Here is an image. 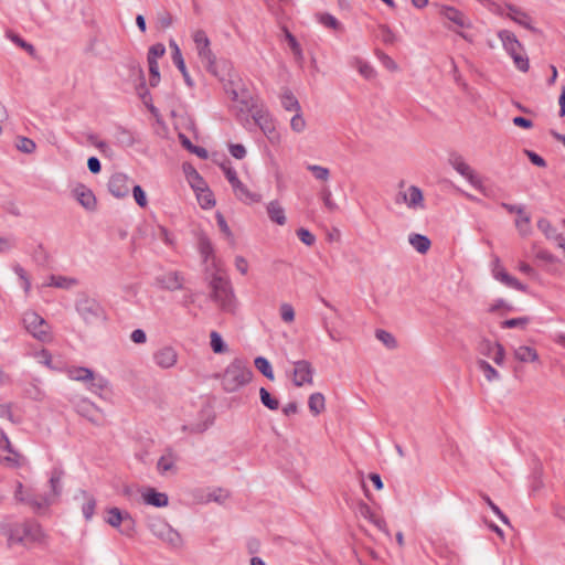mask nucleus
<instances>
[{"instance_id": "obj_44", "label": "nucleus", "mask_w": 565, "mask_h": 565, "mask_svg": "<svg viewBox=\"0 0 565 565\" xmlns=\"http://www.w3.org/2000/svg\"><path fill=\"white\" fill-rule=\"evenodd\" d=\"M210 345L214 353L221 354L227 351V347L224 343L221 334L216 331L210 333Z\"/></svg>"}, {"instance_id": "obj_24", "label": "nucleus", "mask_w": 565, "mask_h": 565, "mask_svg": "<svg viewBox=\"0 0 565 565\" xmlns=\"http://www.w3.org/2000/svg\"><path fill=\"white\" fill-rule=\"evenodd\" d=\"M130 180L124 173H115L108 182L110 193L116 198H125L130 191Z\"/></svg>"}, {"instance_id": "obj_9", "label": "nucleus", "mask_w": 565, "mask_h": 565, "mask_svg": "<svg viewBox=\"0 0 565 565\" xmlns=\"http://www.w3.org/2000/svg\"><path fill=\"white\" fill-rule=\"evenodd\" d=\"M192 40L201 63L209 73L216 75V56L211 50V42L205 31L195 30L192 33Z\"/></svg>"}, {"instance_id": "obj_61", "label": "nucleus", "mask_w": 565, "mask_h": 565, "mask_svg": "<svg viewBox=\"0 0 565 565\" xmlns=\"http://www.w3.org/2000/svg\"><path fill=\"white\" fill-rule=\"evenodd\" d=\"M486 503L489 505V508L493 511V513L505 524H509L508 516L500 510V508L493 503V501L488 497H482Z\"/></svg>"}, {"instance_id": "obj_22", "label": "nucleus", "mask_w": 565, "mask_h": 565, "mask_svg": "<svg viewBox=\"0 0 565 565\" xmlns=\"http://www.w3.org/2000/svg\"><path fill=\"white\" fill-rule=\"evenodd\" d=\"M183 281L182 275L178 271H167L156 277L157 286L169 291L182 289Z\"/></svg>"}, {"instance_id": "obj_19", "label": "nucleus", "mask_w": 565, "mask_h": 565, "mask_svg": "<svg viewBox=\"0 0 565 565\" xmlns=\"http://www.w3.org/2000/svg\"><path fill=\"white\" fill-rule=\"evenodd\" d=\"M254 120L271 145L277 146L280 143L281 136L276 129L273 119L267 114L257 111L254 115Z\"/></svg>"}, {"instance_id": "obj_39", "label": "nucleus", "mask_w": 565, "mask_h": 565, "mask_svg": "<svg viewBox=\"0 0 565 565\" xmlns=\"http://www.w3.org/2000/svg\"><path fill=\"white\" fill-rule=\"evenodd\" d=\"M308 407L315 416L321 414L326 408L324 396L321 393L311 394L308 399Z\"/></svg>"}, {"instance_id": "obj_34", "label": "nucleus", "mask_w": 565, "mask_h": 565, "mask_svg": "<svg viewBox=\"0 0 565 565\" xmlns=\"http://www.w3.org/2000/svg\"><path fill=\"white\" fill-rule=\"evenodd\" d=\"M199 252L204 263H209L210 260L212 263L215 262L213 245L211 241L204 235L200 236L199 238Z\"/></svg>"}, {"instance_id": "obj_40", "label": "nucleus", "mask_w": 565, "mask_h": 565, "mask_svg": "<svg viewBox=\"0 0 565 565\" xmlns=\"http://www.w3.org/2000/svg\"><path fill=\"white\" fill-rule=\"evenodd\" d=\"M255 367L269 381L275 380V374L269 361L264 356H257L254 360Z\"/></svg>"}, {"instance_id": "obj_57", "label": "nucleus", "mask_w": 565, "mask_h": 565, "mask_svg": "<svg viewBox=\"0 0 565 565\" xmlns=\"http://www.w3.org/2000/svg\"><path fill=\"white\" fill-rule=\"evenodd\" d=\"M12 408L13 405L11 403L0 404V417L8 419L12 424H18L20 419L14 416Z\"/></svg>"}, {"instance_id": "obj_38", "label": "nucleus", "mask_w": 565, "mask_h": 565, "mask_svg": "<svg viewBox=\"0 0 565 565\" xmlns=\"http://www.w3.org/2000/svg\"><path fill=\"white\" fill-rule=\"evenodd\" d=\"M49 287H56L61 289H70L76 285V279L66 277V276H50L47 282L45 284Z\"/></svg>"}, {"instance_id": "obj_21", "label": "nucleus", "mask_w": 565, "mask_h": 565, "mask_svg": "<svg viewBox=\"0 0 565 565\" xmlns=\"http://www.w3.org/2000/svg\"><path fill=\"white\" fill-rule=\"evenodd\" d=\"M493 277L505 285L507 287H510L512 289L519 290V291H526V286L522 284L519 279L511 276L500 264L499 258L494 260L493 269H492Z\"/></svg>"}, {"instance_id": "obj_31", "label": "nucleus", "mask_w": 565, "mask_h": 565, "mask_svg": "<svg viewBox=\"0 0 565 565\" xmlns=\"http://www.w3.org/2000/svg\"><path fill=\"white\" fill-rule=\"evenodd\" d=\"M350 65L354 67L359 74L367 81H371L376 76V71L372 64L359 56H353L350 60Z\"/></svg>"}, {"instance_id": "obj_11", "label": "nucleus", "mask_w": 565, "mask_h": 565, "mask_svg": "<svg viewBox=\"0 0 565 565\" xmlns=\"http://www.w3.org/2000/svg\"><path fill=\"white\" fill-rule=\"evenodd\" d=\"M396 204H404L413 212L424 211L426 202L423 191L416 185L399 184V190L395 196Z\"/></svg>"}, {"instance_id": "obj_46", "label": "nucleus", "mask_w": 565, "mask_h": 565, "mask_svg": "<svg viewBox=\"0 0 565 565\" xmlns=\"http://www.w3.org/2000/svg\"><path fill=\"white\" fill-rule=\"evenodd\" d=\"M259 397L262 404L270 411H276L279 407V402L277 398L270 395V393L265 388H259Z\"/></svg>"}, {"instance_id": "obj_16", "label": "nucleus", "mask_w": 565, "mask_h": 565, "mask_svg": "<svg viewBox=\"0 0 565 565\" xmlns=\"http://www.w3.org/2000/svg\"><path fill=\"white\" fill-rule=\"evenodd\" d=\"M179 455L172 448H167L157 461V471L160 476H174L178 473Z\"/></svg>"}, {"instance_id": "obj_12", "label": "nucleus", "mask_w": 565, "mask_h": 565, "mask_svg": "<svg viewBox=\"0 0 565 565\" xmlns=\"http://www.w3.org/2000/svg\"><path fill=\"white\" fill-rule=\"evenodd\" d=\"M498 38L505 52L513 58L515 66L522 72L527 71L529 61L521 54L522 44L516 39L515 34L509 30H501L498 32Z\"/></svg>"}, {"instance_id": "obj_5", "label": "nucleus", "mask_w": 565, "mask_h": 565, "mask_svg": "<svg viewBox=\"0 0 565 565\" xmlns=\"http://www.w3.org/2000/svg\"><path fill=\"white\" fill-rule=\"evenodd\" d=\"M147 527L154 537L167 546L174 550H179L183 546L184 542L182 535L163 518L154 516L149 519Z\"/></svg>"}, {"instance_id": "obj_62", "label": "nucleus", "mask_w": 565, "mask_h": 565, "mask_svg": "<svg viewBox=\"0 0 565 565\" xmlns=\"http://www.w3.org/2000/svg\"><path fill=\"white\" fill-rule=\"evenodd\" d=\"M132 194H134L136 203L139 206L145 207L147 205V196H146V193H145V191L142 190V188L140 185H134L132 186Z\"/></svg>"}, {"instance_id": "obj_3", "label": "nucleus", "mask_w": 565, "mask_h": 565, "mask_svg": "<svg viewBox=\"0 0 565 565\" xmlns=\"http://www.w3.org/2000/svg\"><path fill=\"white\" fill-rule=\"evenodd\" d=\"M253 371L248 363L241 358H235L221 374L215 375L221 381V386L226 393H235L246 386L253 379Z\"/></svg>"}, {"instance_id": "obj_4", "label": "nucleus", "mask_w": 565, "mask_h": 565, "mask_svg": "<svg viewBox=\"0 0 565 565\" xmlns=\"http://www.w3.org/2000/svg\"><path fill=\"white\" fill-rule=\"evenodd\" d=\"M66 375L72 381L84 383L90 393L100 398H106V395L110 392L108 379L102 374L95 373L88 367L71 366L66 370Z\"/></svg>"}, {"instance_id": "obj_28", "label": "nucleus", "mask_w": 565, "mask_h": 565, "mask_svg": "<svg viewBox=\"0 0 565 565\" xmlns=\"http://www.w3.org/2000/svg\"><path fill=\"white\" fill-rule=\"evenodd\" d=\"M76 201L86 210L93 211L96 207V198L93 191L84 184H77L73 189Z\"/></svg>"}, {"instance_id": "obj_32", "label": "nucleus", "mask_w": 565, "mask_h": 565, "mask_svg": "<svg viewBox=\"0 0 565 565\" xmlns=\"http://www.w3.org/2000/svg\"><path fill=\"white\" fill-rule=\"evenodd\" d=\"M232 189L235 196L244 203H256L260 201V195L252 192L245 184L241 182V180L238 183H235Z\"/></svg>"}, {"instance_id": "obj_58", "label": "nucleus", "mask_w": 565, "mask_h": 565, "mask_svg": "<svg viewBox=\"0 0 565 565\" xmlns=\"http://www.w3.org/2000/svg\"><path fill=\"white\" fill-rule=\"evenodd\" d=\"M149 66V84L151 87L158 86L160 82V72H159V64L158 63H148Z\"/></svg>"}, {"instance_id": "obj_60", "label": "nucleus", "mask_w": 565, "mask_h": 565, "mask_svg": "<svg viewBox=\"0 0 565 565\" xmlns=\"http://www.w3.org/2000/svg\"><path fill=\"white\" fill-rule=\"evenodd\" d=\"M529 323V318H512L504 320L502 322V328L511 329V328H524Z\"/></svg>"}, {"instance_id": "obj_54", "label": "nucleus", "mask_w": 565, "mask_h": 565, "mask_svg": "<svg viewBox=\"0 0 565 565\" xmlns=\"http://www.w3.org/2000/svg\"><path fill=\"white\" fill-rule=\"evenodd\" d=\"M280 318L284 322L291 323L295 320V309L288 302H282L279 307Z\"/></svg>"}, {"instance_id": "obj_1", "label": "nucleus", "mask_w": 565, "mask_h": 565, "mask_svg": "<svg viewBox=\"0 0 565 565\" xmlns=\"http://www.w3.org/2000/svg\"><path fill=\"white\" fill-rule=\"evenodd\" d=\"M0 533L6 539L9 547L15 545L30 547L45 541V534L41 525L32 520H6L0 523Z\"/></svg>"}, {"instance_id": "obj_48", "label": "nucleus", "mask_w": 565, "mask_h": 565, "mask_svg": "<svg viewBox=\"0 0 565 565\" xmlns=\"http://www.w3.org/2000/svg\"><path fill=\"white\" fill-rule=\"evenodd\" d=\"M13 271L19 277L20 285L23 288L24 292L28 295L31 290V281H30L28 273L19 264L13 266Z\"/></svg>"}, {"instance_id": "obj_59", "label": "nucleus", "mask_w": 565, "mask_h": 565, "mask_svg": "<svg viewBox=\"0 0 565 565\" xmlns=\"http://www.w3.org/2000/svg\"><path fill=\"white\" fill-rule=\"evenodd\" d=\"M297 236L307 246H312L316 243L315 235L307 228L297 230Z\"/></svg>"}, {"instance_id": "obj_30", "label": "nucleus", "mask_w": 565, "mask_h": 565, "mask_svg": "<svg viewBox=\"0 0 565 565\" xmlns=\"http://www.w3.org/2000/svg\"><path fill=\"white\" fill-rule=\"evenodd\" d=\"M266 212H267L269 220L273 223H275L279 226H284L287 223V216H286L285 209L279 203V201L273 200V201L268 202L266 205Z\"/></svg>"}, {"instance_id": "obj_7", "label": "nucleus", "mask_w": 565, "mask_h": 565, "mask_svg": "<svg viewBox=\"0 0 565 565\" xmlns=\"http://www.w3.org/2000/svg\"><path fill=\"white\" fill-rule=\"evenodd\" d=\"M449 162L451 167L465 178L471 186L478 190L482 195L490 198L491 191L484 185L483 179L465 161L460 154H451Z\"/></svg>"}, {"instance_id": "obj_8", "label": "nucleus", "mask_w": 565, "mask_h": 565, "mask_svg": "<svg viewBox=\"0 0 565 565\" xmlns=\"http://www.w3.org/2000/svg\"><path fill=\"white\" fill-rule=\"evenodd\" d=\"M449 162L451 167L465 178L471 186L478 190L482 195L490 198L491 191L484 185L483 179L465 161L460 154H451Z\"/></svg>"}, {"instance_id": "obj_20", "label": "nucleus", "mask_w": 565, "mask_h": 565, "mask_svg": "<svg viewBox=\"0 0 565 565\" xmlns=\"http://www.w3.org/2000/svg\"><path fill=\"white\" fill-rule=\"evenodd\" d=\"M438 12L441 17L452 22L458 28L470 29L472 26L470 19H468L466 14L459 9L446 4L438 6Z\"/></svg>"}, {"instance_id": "obj_33", "label": "nucleus", "mask_w": 565, "mask_h": 565, "mask_svg": "<svg viewBox=\"0 0 565 565\" xmlns=\"http://www.w3.org/2000/svg\"><path fill=\"white\" fill-rule=\"evenodd\" d=\"M514 358L520 362H536L539 353L535 349L527 345H520L513 350Z\"/></svg>"}, {"instance_id": "obj_45", "label": "nucleus", "mask_w": 565, "mask_h": 565, "mask_svg": "<svg viewBox=\"0 0 565 565\" xmlns=\"http://www.w3.org/2000/svg\"><path fill=\"white\" fill-rule=\"evenodd\" d=\"M8 452V456L0 457V462L11 468L21 467L24 463V458L20 454L15 452L12 448L11 451Z\"/></svg>"}, {"instance_id": "obj_10", "label": "nucleus", "mask_w": 565, "mask_h": 565, "mask_svg": "<svg viewBox=\"0 0 565 565\" xmlns=\"http://www.w3.org/2000/svg\"><path fill=\"white\" fill-rule=\"evenodd\" d=\"M22 323L34 339L41 342L51 340V327L36 311L26 310L22 316Z\"/></svg>"}, {"instance_id": "obj_23", "label": "nucleus", "mask_w": 565, "mask_h": 565, "mask_svg": "<svg viewBox=\"0 0 565 565\" xmlns=\"http://www.w3.org/2000/svg\"><path fill=\"white\" fill-rule=\"evenodd\" d=\"M140 497L145 504L154 508H164L169 504V497L164 492H159L154 488L148 487L140 490Z\"/></svg>"}, {"instance_id": "obj_43", "label": "nucleus", "mask_w": 565, "mask_h": 565, "mask_svg": "<svg viewBox=\"0 0 565 565\" xmlns=\"http://www.w3.org/2000/svg\"><path fill=\"white\" fill-rule=\"evenodd\" d=\"M515 227L522 236H529L531 234V217L525 210L523 211V215H518Z\"/></svg>"}, {"instance_id": "obj_6", "label": "nucleus", "mask_w": 565, "mask_h": 565, "mask_svg": "<svg viewBox=\"0 0 565 565\" xmlns=\"http://www.w3.org/2000/svg\"><path fill=\"white\" fill-rule=\"evenodd\" d=\"M213 300L223 311L234 312L236 308V299L228 279L222 276H213L211 280Z\"/></svg>"}, {"instance_id": "obj_55", "label": "nucleus", "mask_w": 565, "mask_h": 565, "mask_svg": "<svg viewBox=\"0 0 565 565\" xmlns=\"http://www.w3.org/2000/svg\"><path fill=\"white\" fill-rule=\"evenodd\" d=\"M17 148L24 153H32L36 149V145L33 140L26 137H19L17 140Z\"/></svg>"}, {"instance_id": "obj_56", "label": "nucleus", "mask_w": 565, "mask_h": 565, "mask_svg": "<svg viewBox=\"0 0 565 565\" xmlns=\"http://www.w3.org/2000/svg\"><path fill=\"white\" fill-rule=\"evenodd\" d=\"M318 20L326 28H329V29H332V30H338L341 26V24L338 21V19L334 15L330 14V13H322V14H320Z\"/></svg>"}, {"instance_id": "obj_41", "label": "nucleus", "mask_w": 565, "mask_h": 565, "mask_svg": "<svg viewBox=\"0 0 565 565\" xmlns=\"http://www.w3.org/2000/svg\"><path fill=\"white\" fill-rule=\"evenodd\" d=\"M319 198L328 211L335 212L339 209L337 202L333 200V195L329 186L324 185L321 188L319 191Z\"/></svg>"}, {"instance_id": "obj_53", "label": "nucleus", "mask_w": 565, "mask_h": 565, "mask_svg": "<svg viewBox=\"0 0 565 565\" xmlns=\"http://www.w3.org/2000/svg\"><path fill=\"white\" fill-rule=\"evenodd\" d=\"M174 65L177 66V68L181 72L183 78H184V82L185 84L189 86V87H192L194 85L188 70H186V66H185V62H184V58L183 56H180L177 58H173L172 60Z\"/></svg>"}, {"instance_id": "obj_18", "label": "nucleus", "mask_w": 565, "mask_h": 565, "mask_svg": "<svg viewBox=\"0 0 565 565\" xmlns=\"http://www.w3.org/2000/svg\"><path fill=\"white\" fill-rule=\"evenodd\" d=\"M224 89L239 111L248 110L252 107L249 93L244 88L236 87L233 81L224 84Z\"/></svg>"}, {"instance_id": "obj_14", "label": "nucleus", "mask_w": 565, "mask_h": 565, "mask_svg": "<svg viewBox=\"0 0 565 565\" xmlns=\"http://www.w3.org/2000/svg\"><path fill=\"white\" fill-rule=\"evenodd\" d=\"M77 313L87 324H94L105 320L103 306L94 298L83 296L75 305Z\"/></svg>"}, {"instance_id": "obj_64", "label": "nucleus", "mask_w": 565, "mask_h": 565, "mask_svg": "<svg viewBox=\"0 0 565 565\" xmlns=\"http://www.w3.org/2000/svg\"><path fill=\"white\" fill-rule=\"evenodd\" d=\"M230 153L236 159H243L246 156V149L241 143H232L228 147Z\"/></svg>"}, {"instance_id": "obj_25", "label": "nucleus", "mask_w": 565, "mask_h": 565, "mask_svg": "<svg viewBox=\"0 0 565 565\" xmlns=\"http://www.w3.org/2000/svg\"><path fill=\"white\" fill-rule=\"evenodd\" d=\"M77 413L87 418L95 425H99L103 419L102 409L98 408L93 402L89 399L81 401L76 406Z\"/></svg>"}, {"instance_id": "obj_42", "label": "nucleus", "mask_w": 565, "mask_h": 565, "mask_svg": "<svg viewBox=\"0 0 565 565\" xmlns=\"http://www.w3.org/2000/svg\"><path fill=\"white\" fill-rule=\"evenodd\" d=\"M83 498L85 502L82 505V513L84 518L88 521L93 518L96 509V500L93 495L88 494L87 492H82Z\"/></svg>"}, {"instance_id": "obj_26", "label": "nucleus", "mask_w": 565, "mask_h": 565, "mask_svg": "<svg viewBox=\"0 0 565 565\" xmlns=\"http://www.w3.org/2000/svg\"><path fill=\"white\" fill-rule=\"evenodd\" d=\"M537 228L544 234L546 239L554 242L561 248H565L564 235L548 220L540 218L537 221Z\"/></svg>"}, {"instance_id": "obj_63", "label": "nucleus", "mask_w": 565, "mask_h": 565, "mask_svg": "<svg viewBox=\"0 0 565 565\" xmlns=\"http://www.w3.org/2000/svg\"><path fill=\"white\" fill-rule=\"evenodd\" d=\"M224 174H225V178L227 179V181L230 182V184L233 186L235 183H238L239 179L237 177V173L235 171L234 168H232L231 166L228 164H225L223 163L221 166Z\"/></svg>"}, {"instance_id": "obj_15", "label": "nucleus", "mask_w": 565, "mask_h": 565, "mask_svg": "<svg viewBox=\"0 0 565 565\" xmlns=\"http://www.w3.org/2000/svg\"><path fill=\"white\" fill-rule=\"evenodd\" d=\"M152 361L157 367L169 370L178 364L179 354L174 347L166 344L153 352Z\"/></svg>"}, {"instance_id": "obj_36", "label": "nucleus", "mask_w": 565, "mask_h": 565, "mask_svg": "<svg viewBox=\"0 0 565 565\" xmlns=\"http://www.w3.org/2000/svg\"><path fill=\"white\" fill-rule=\"evenodd\" d=\"M281 107L287 111H300L301 106L296 96L290 90H285L280 95Z\"/></svg>"}, {"instance_id": "obj_35", "label": "nucleus", "mask_w": 565, "mask_h": 565, "mask_svg": "<svg viewBox=\"0 0 565 565\" xmlns=\"http://www.w3.org/2000/svg\"><path fill=\"white\" fill-rule=\"evenodd\" d=\"M408 242L412 247L420 254H425L430 248V241L427 236L422 234H411Z\"/></svg>"}, {"instance_id": "obj_27", "label": "nucleus", "mask_w": 565, "mask_h": 565, "mask_svg": "<svg viewBox=\"0 0 565 565\" xmlns=\"http://www.w3.org/2000/svg\"><path fill=\"white\" fill-rule=\"evenodd\" d=\"M505 9L507 17L513 22L527 30L535 31V28L532 25V18L523 9L512 3H505Z\"/></svg>"}, {"instance_id": "obj_51", "label": "nucleus", "mask_w": 565, "mask_h": 565, "mask_svg": "<svg viewBox=\"0 0 565 565\" xmlns=\"http://www.w3.org/2000/svg\"><path fill=\"white\" fill-rule=\"evenodd\" d=\"M285 38L296 57V60L302 61L303 60L302 49H301L300 44L298 43V41L296 40V38L288 30H285Z\"/></svg>"}, {"instance_id": "obj_2", "label": "nucleus", "mask_w": 565, "mask_h": 565, "mask_svg": "<svg viewBox=\"0 0 565 565\" xmlns=\"http://www.w3.org/2000/svg\"><path fill=\"white\" fill-rule=\"evenodd\" d=\"M63 472L53 470L50 477V491L43 495H35L30 489H25L21 482H17L14 490V499L18 502L31 505L35 510L47 508L57 502L62 494Z\"/></svg>"}, {"instance_id": "obj_17", "label": "nucleus", "mask_w": 565, "mask_h": 565, "mask_svg": "<svg viewBox=\"0 0 565 565\" xmlns=\"http://www.w3.org/2000/svg\"><path fill=\"white\" fill-rule=\"evenodd\" d=\"M313 372V367L309 361L299 360L294 362V370L291 372L292 383L298 387L312 385Z\"/></svg>"}, {"instance_id": "obj_29", "label": "nucleus", "mask_w": 565, "mask_h": 565, "mask_svg": "<svg viewBox=\"0 0 565 565\" xmlns=\"http://www.w3.org/2000/svg\"><path fill=\"white\" fill-rule=\"evenodd\" d=\"M356 513L362 516L363 519L370 521L372 524H374L380 531L386 532L387 525L383 518L377 515L369 504H366L363 501L358 502L356 504Z\"/></svg>"}, {"instance_id": "obj_47", "label": "nucleus", "mask_w": 565, "mask_h": 565, "mask_svg": "<svg viewBox=\"0 0 565 565\" xmlns=\"http://www.w3.org/2000/svg\"><path fill=\"white\" fill-rule=\"evenodd\" d=\"M375 337L379 341H381L387 349H395L397 348V341L395 339V337L383 330V329H379L375 331Z\"/></svg>"}, {"instance_id": "obj_13", "label": "nucleus", "mask_w": 565, "mask_h": 565, "mask_svg": "<svg viewBox=\"0 0 565 565\" xmlns=\"http://www.w3.org/2000/svg\"><path fill=\"white\" fill-rule=\"evenodd\" d=\"M105 522L111 527L119 530V532L128 537H131L136 531V521L127 511L113 507L106 510Z\"/></svg>"}, {"instance_id": "obj_37", "label": "nucleus", "mask_w": 565, "mask_h": 565, "mask_svg": "<svg viewBox=\"0 0 565 565\" xmlns=\"http://www.w3.org/2000/svg\"><path fill=\"white\" fill-rule=\"evenodd\" d=\"M306 169L312 174V177L322 183H328L331 177V172L327 167L309 163Z\"/></svg>"}, {"instance_id": "obj_52", "label": "nucleus", "mask_w": 565, "mask_h": 565, "mask_svg": "<svg viewBox=\"0 0 565 565\" xmlns=\"http://www.w3.org/2000/svg\"><path fill=\"white\" fill-rule=\"evenodd\" d=\"M478 366L489 382L500 379L499 372L494 367H492L487 361H479Z\"/></svg>"}, {"instance_id": "obj_50", "label": "nucleus", "mask_w": 565, "mask_h": 565, "mask_svg": "<svg viewBox=\"0 0 565 565\" xmlns=\"http://www.w3.org/2000/svg\"><path fill=\"white\" fill-rule=\"evenodd\" d=\"M290 128L296 134H301L307 128L306 119L302 116L301 110L296 111L295 115L290 119Z\"/></svg>"}, {"instance_id": "obj_49", "label": "nucleus", "mask_w": 565, "mask_h": 565, "mask_svg": "<svg viewBox=\"0 0 565 565\" xmlns=\"http://www.w3.org/2000/svg\"><path fill=\"white\" fill-rule=\"evenodd\" d=\"M166 53V46L162 43H156L151 45L148 50L147 62L148 63H158V60L161 58Z\"/></svg>"}]
</instances>
